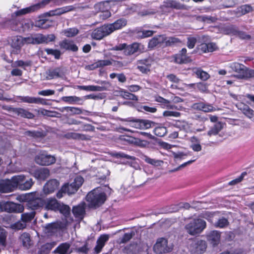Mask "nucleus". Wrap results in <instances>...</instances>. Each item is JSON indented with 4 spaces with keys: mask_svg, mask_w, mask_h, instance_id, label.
Masks as SVG:
<instances>
[{
    "mask_svg": "<svg viewBox=\"0 0 254 254\" xmlns=\"http://www.w3.org/2000/svg\"><path fill=\"white\" fill-rule=\"evenodd\" d=\"M59 185V183L57 180H51L44 185L43 191L45 194L52 193L58 188Z\"/></svg>",
    "mask_w": 254,
    "mask_h": 254,
    "instance_id": "412c9836",
    "label": "nucleus"
},
{
    "mask_svg": "<svg viewBox=\"0 0 254 254\" xmlns=\"http://www.w3.org/2000/svg\"><path fill=\"white\" fill-rule=\"evenodd\" d=\"M89 249V248L88 243H85L81 247H76L75 248V252L78 254H86L88 253Z\"/></svg>",
    "mask_w": 254,
    "mask_h": 254,
    "instance_id": "5fc2aeb1",
    "label": "nucleus"
},
{
    "mask_svg": "<svg viewBox=\"0 0 254 254\" xmlns=\"http://www.w3.org/2000/svg\"><path fill=\"white\" fill-rule=\"evenodd\" d=\"M45 51L48 55H53L57 59H59L61 56V52L59 50L52 49H46Z\"/></svg>",
    "mask_w": 254,
    "mask_h": 254,
    "instance_id": "e2e57ef3",
    "label": "nucleus"
},
{
    "mask_svg": "<svg viewBox=\"0 0 254 254\" xmlns=\"http://www.w3.org/2000/svg\"><path fill=\"white\" fill-rule=\"evenodd\" d=\"M192 108L204 112H211L215 110V108L212 105L203 102L194 103L192 105Z\"/></svg>",
    "mask_w": 254,
    "mask_h": 254,
    "instance_id": "aec40b11",
    "label": "nucleus"
},
{
    "mask_svg": "<svg viewBox=\"0 0 254 254\" xmlns=\"http://www.w3.org/2000/svg\"><path fill=\"white\" fill-rule=\"evenodd\" d=\"M20 239L24 247L26 248L29 247L30 245V238L29 234L26 233H23L21 235Z\"/></svg>",
    "mask_w": 254,
    "mask_h": 254,
    "instance_id": "c03bdc74",
    "label": "nucleus"
},
{
    "mask_svg": "<svg viewBox=\"0 0 254 254\" xmlns=\"http://www.w3.org/2000/svg\"><path fill=\"white\" fill-rule=\"evenodd\" d=\"M206 247V243L205 241L194 240L191 241L189 249L192 253L201 254L205 251Z\"/></svg>",
    "mask_w": 254,
    "mask_h": 254,
    "instance_id": "6e6552de",
    "label": "nucleus"
},
{
    "mask_svg": "<svg viewBox=\"0 0 254 254\" xmlns=\"http://www.w3.org/2000/svg\"><path fill=\"white\" fill-rule=\"evenodd\" d=\"M106 199V195L101 189L97 188L89 192L86 200L91 207H98L103 204Z\"/></svg>",
    "mask_w": 254,
    "mask_h": 254,
    "instance_id": "f257e3e1",
    "label": "nucleus"
},
{
    "mask_svg": "<svg viewBox=\"0 0 254 254\" xmlns=\"http://www.w3.org/2000/svg\"><path fill=\"white\" fill-rule=\"evenodd\" d=\"M6 238V235L5 231L4 229H1L0 227V249H3L6 246L5 240Z\"/></svg>",
    "mask_w": 254,
    "mask_h": 254,
    "instance_id": "09e8293b",
    "label": "nucleus"
},
{
    "mask_svg": "<svg viewBox=\"0 0 254 254\" xmlns=\"http://www.w3.org/2000/svg\"><path fill=\"white\" fill-rule=\"evenodd\" d=\"M111 34L107 24L94 29L91 33V37L95 40H100L104 37Z\"/></svg>",
    "mask_w": 254,
    "mask_h": 254,
    "instance_id": "9b49d317",
    "label": "nucleus"
},
{
    "mask_svg": "<svg viewBox=\"0 0 254 254\" xmlns=\"http://www.w3.org/2000/svg\"><path fill=\"white\" fill-rule=\"evenodd\" d=\"M47 21V20L46 19H39L35 21V26L42 29L47 28L48 27L47 25H46Z\"/></svg>",
    "mask_w": 254,
    "mask_h": 254,
    "instance_id": "774afa93",
    "label": "nucleus"
},
{
    "mask_svg": "<svg viewBox=\"0 0 254 254\" xmlns=\"http://www.w3.org/2000/svg\"><path fill=\"white\" fill-rule=\"evenodd\" d=\"M56 243L55 242L47 243L42 246L41 250L43 253L47 254L56 246Z\"/></svg>",
    "mask_w": 254,
    "mask_h": 254,
    "instance_id": "603ef678",
    "label": "nucleus"
},
{
    "mask_svg": "<svg viewBox=\"0 0 254 254\" xmlns=\"http://www.w3.org/2000/svg\"><path fill=\"white\" fill-rule=\"evenodd\" d=\"M127 21L126 18H121L117 19L112 23L107 25L111 34L115 31L120 30L125 27L127 24Z\"/></svg>",
    "mask_w": 254,
    "mask_h": 254,
    "instance_id": "a211bd4d",
    "label": "nucleus"
},
{
    "mask_svg": "<svg viewBox=\"0 0 254 254\" xmlns=\"http://www.w3.org/2000/svg\"><path fill=\"white\" fill-rule=\"evenodd\" d=\"M12 110V112L16 115L22 118H27L29 119H33L35 117L34 115L28 111V110L21 108H12L9 107Z\"/></svg>",
    "mask_w": 254,
    "mask_h": 254,
    "instance_id": "6ab92c4d",
    "label": "nucleus"
},
{
    "mask_svg": "<svg viewBox=\"0 0 254 254\" xmlns=\"http://www.w3.org/2000/svg\"><path fill=\"white\" fill-rule=\"evenodd\" d=\"M35 160L38 164L48 166L54 164L56 162V158L54 156L40 153L35 157Z\"/></svg>",
    "mask_w": 254,
    "mask_h": 254,
    "instance_id": "9d476101",
    "label": "nucleus"
},
{
    "mask_svg": "<svg viewBox=\"0 0 254 254\" xmlns=\"http://www.w3.org/2000/svg\"><path fill=\"white\" fill-rule=\"evenodd\" d=\"M167 132V128L165 127H157L154 129V134L159 137H163L166 134Z\"/></svg>",
    "mask_w": 254,
    "mask_h": 254,
    "instance_id": "a18cd8bd",
    "label": "nucleus"
},
{
    "mask_svg": "<svg viewBox=\"0 0 254 254\" xmlns=\"http://www.w3.org/2000/svg\"><path fill=\"white\" fill-rule=\"evenodd\" d=\"M108 3L105 2H98L94 5V14H96L98 12H101L102 11L106 10L108 8Z\"/></svg>",
    "mask_w": 254,
    "mask_h": 254,
    "instance_id": "a19ab883",
    "label": "nucleus"
},
{
    "mask_svg": "<svg viewBox=\"0 0 254 254\" xmlns=\"http://www.w3.org/2000/svg\"><path fill=\"white\" fill-rule=\"evenodd\" d=\"M222 128V125L220 123H217L211 128L208 132V135L209 136L215 135L218 133V132Z\"/></svg>",
    "mask_w": 254,
    "mask_h": 254,
    "instance_id": "37998d69",
    "label": "nucleus"
},
{
    "mask_svg": "<svg viewBox=\"0 0 254 254\" xmlns=\"http://www.w3.org/2000/svg\"><path fill=\"white\" fill-rule=\"evenodd\" d=\"M206 226L204 220L200 218L193 219L186 224L185 229L188 233L193 236L202 232Z\"/></svg>",
    "mask_w": 254,
    "mask_h": 254,
    "instance_id": "7ed1b4c3",
    "label": "nucleus"
},
{
    "mask_svg": "<svg viewBox=\"0 0 254 254\" xmlns=\"http://www.w3.org/2000/svg\"><path fill=\"white\" fill-rule=\"evenodd\" d=\"M0 209L7 212L21 213L24 208L23 205L10 201H2L0 203Z\"/></svg>",
    "mask_w": 254,
    "mask_h": 254,
    "instance_id": "39448f33",
    "label": "nucleus"
},
{
    "mask_svg": "<svg viewBox=\"0 0 254 254\" xmlns=\"http://www.w3.org/2000/svg\"><path fill=\"white\" fill-rule=\"evenodd\" d=\"M109 237L108 234H103L99 237L97 241V245L94 248V251L97 254L101 252L105 243L109 240Z\"/></svg>",
    "mask_w": 254,
    "mask_h": 254,
    "instance_id": "b1692460",
    "label": "nucleus"
},
{
    "mask_svg": "<svg viewBox=\"0 0 254 254\" xmlns=\"http://www.w3.org/2000/svg\"><path fill=\"white\" fill-rule=\"evenodd\" d=\"M220 234L217 231H212L208 235V240L213 246H217L219 242Z\"/></svg>",
    "mask_w": 254,
    "mask_h": 254,
    "instance_id": "c756f323",
    "label": "nucleus"
},
{
    "mask_svg": "<svg viewBox=\"0 0 254 254\" xmlns=\"http://www.w3.org/2000/svg\"><path fill=\"white\" fill-rule=\"evenodd\" d=\"M46 79H52L55 78L62 77L63 75V73L61 69L57 67L54 69H50L46 71Z\"/></svg>",
    "mask_w": 254,
    "mask_h": 254,
    "instance_id": "bb28decb",
    "label": "nucleus"
},
{
    "mask_svg": "<svg viewBox=\"0 0 254 254\" xmlns=\"http://www.w3.org/2000/svg\"><path fill=\"white\" fill-rule=\"evenodd\" d=\"M144 49V46L140 43L134 42L130 45H127L124 51V54L126 56H130L136 53H142Z\"/></svg>",
    "mask_w": 254,
    "mask_h": 254,
    "instance_id": "4468645a",
    "label": "nucleus"
},
{
    "mask_svg": "<svg viewBox=\"0 0 254 254\" xmlns=\"http://www.w3.org/2000/svg\"><path fill=\"white\" fill-rule=\"evenodd\" d=\"M164 5L167 7L173 8L177 9H186V6L174 0H167L164 2Z\"/></svg>",
    "mask_w": 254,
    "mask_h": 254,
    "instance_id": "f704fd0d",
    "label": "nucleus"
},
{
    "mask_svg": "<svg viewBox=\"0 0 254 254\" xmlns=\"http://www.w3.org/2000/svg\"><path fill=\"white\" fill-rule=\"evenodd\" d=\"M121 95L124 98L126 99L134 101H136L138 100L137 97L134 94H133L127 91L122 92Z\"/></svg>",
    "mask_w": 254,
    "mask_h": 254,
    "instance_id": "052dcab7",
    "label": "nucleus"
},
{
    "mask_svg": "<svg viewBox=\"0 0 254 254\" xmlns=\"http://www.w3.org/2000/svg\"><path fill=\"white\" fill-rule=\"evenodd\" d=\"M12 178L11 179L1 180L0 181V192L8 193L15 190Z\"/></svg>",
    "mask_w": 254,
    "mask_h": 254,
    "instance_id": "f3484780",
    "label": "nucleus"
},
{
    "mask_svg": "<svg viewBox=\"0 0 254 254\" xmlns=\"http://www.w3.org/2000/svg\"><path fill=\"white\" fill-rule=\"evenodd\" d=\"M72 212L76 217L82 219L85 212L84 204H82L74 206L72 208Z\"/></svg>",
    "mask_w": 254,
    "mask_h": 254,
    "instance_id": "2f4dec72",
    "label": "nucleus"
},
{
    "mask_svg": "<svg viewBox=\"0 0 254 254\" xmlns=\"http://www.w3.org/2000/svg\"><path fill=\"white\" fill-rule=\"evenodd\" d=\"M34 45L48 43L55 40V36L54 34L44 35L42 34H36L33 35Z\"/></svg>",
    "mask_w": 254,
    "mask_h": 254,
    "instance_id": "2eb2a0df",
    "label": "nucleus"
},
{
    "mask_svg": "<svg viewBox=\"0 0 254 254\" xmlns=\"http://www.w3.org/2000/svg\"><path fill=\"white\" fill-rule=\"evenodd\" d=\"M59 45L61 49L70 50L73 52H76L78 49L77 46L74 44L73 41L68 40L62 41L60 43Z\"/></svg>",
    "mask_w": 254,
    "mask_h": 254,
    "instance_id": "a878e982",
    "label": "nucleus"
},
{
    "mask_svg": "<svg viewBox=\"0 0 254 254\" xmlns=\"http://www.w3.org/2000/svg\"><path fill=\"white\" fill-rule=\"evenodd\" d=\"M228 67L237 74L236 76L240 79V75L243 74L245 66L237 62L232 63L229 64Z\"/></svg>",
    "mask_w": 254,
    "mask_h": 254,
    "instance_id": "5701e85b",
    "label": "nucleus"
},
{
    "mask_svg": "<svg viewBox=\"0 0 254 254\" xmlns=\"http://www.w3.org/2000/svg\"><path fill=\"white\" fill-rule=\"evenodd\" d=\"M64 34L66 37H73L77 34L78 30L75 28H69L64 31Z\"/></svg>",
    "mask_w": 254,
    "mask_h": 254,
    "instance_id": "13d9d810",
    "label": "nucleus"
},
{
    "mask_svg": "<svg viewBox=\"0 0 254 254\" xmlns=\"http://www.w3.org/2000/svg\"><path fill=\"white\" fill-rule=\"evenodd\" d=\"M174 126L180 130H184L187 128L188 124L184 121H177Z\"/></svg>",
    "mask_w": 254,
    "mask_h": 254,
    "instance_id": "680f3d73",
    "label": "nucleus"
},
{
    "mask_svg": "<svg viewBox=\"0 0 254 254\" xmlns=\"http://www.w3.org/2000/svg\"><path fill=\"white\" fill-rule=\"evenodd\" d=\"M121 121L130 122V126L139 129H146L151 127L153 122L147 120L121 119Z\"/></svg>",
    "mask_w": 254,
    "mask_h": 254,
    "instance_id": "1a4fd4ad",
    "label": "nucleus"
},
{
    "mask_svg": "<svg viewBox=\"0 0 254 254\" xmlns=\"http://www.w3.org/2000/svg\"><path fill=\"white\" fill-rule=\"evenodd\" d=\"M153 61L151 58L138 60L137 62V68L142 73L147 74L151 70Z\"/></svg>",
    "mask_w": 254,
    "mask_h": 254,
    "instance_id": "f8f14e48",
    "label": "nucleus"
},
{
    "mask_svg": "<svg viewBox=\"0 0 254 254\" xmlns=\"http://www.w3.org/2000/svg\"><path fill=\"white\" fill-rule=\"evenodd\" d=\"M15 189L25 190L30 189L33 185L32 179H26L24 175H17L12 177Z\"/></svg>",
    "mask_w": 254,
    "mask_h": 254,
    "instance_id": "20e7f679",
    "label": "nucleus"
},
{
    "mask_svg": "<svg viewBox=\"0 0 254 254\" xmlns=\"http://www.w3.org/2000/svg\"><path fill=\"white\" fill-rule=\"evenodd\" d=\"M154 32L152 30H138L135 32V36L137 38L142 39L151 36Z\"/></svg>",
    "mask_w": 254,
    "mask_h": 254,
    "instance_id": "58836bf2",
    "label": "nucleus"
},
{
    "mask_svg": "<svg viewBox=\"0 0 254 254\" xmlns=\"http://www.w3.org/2000/svg\"><path fill=\"white\" fill-rule=\"evenodd\" d=\"M237 107L246 116L253 122H254V111L253 109L243 103L239 104Z\"/></svg>",
    "mask_w": 254,
    "mask_h": 254,
    "instance_id": "4be33fe9",
    "label": "nucleus"
},
{
    "mask_svg": "<svg viewBox=\"0 0 254 254\" xmlns=\"http://www.w3.org/2000/svg\"><path fill=\"white\" fill-rule=\"evenodd\" d=\"M26 223L21 220L11 224V228L13 230H22L26 227Z\"/></svg>",
    "mask_w": 254,
    "mask_h": 254,
    "instance_id": "864d4df0",
    "label": "nucleus"
},
{
    "mask_svg": "<svg viewBox=\"0 0 254 254\" xmlns=\"http://www.w3.org/2000/svg\"><path fill=\"white\" fill-rule=\"evenodd\" d=\"M228 220L226 218L222 217L217 221L215 224V226L216 227L223 228L228 226Z\"/></svg>",
    "mask_w": 254,
    "mask_h": 254,
    "instance_id": "4d7b16f0",
    "label": "nucleus"
},
{
    "mask_svg": "<svg viewBox=\"0 0 254 254\" xmlns=\"http://www.w3.org/2000/svg\"><path fill=\"white\" fill-rule=\"evenodd\" d=\"M77 88L89 91H102L104 90V88L103 87L95 85H78L77 86Z\"/></svg>",
    "mask_w": 254,
    "mask_h": 254,
    "instance_id": "4c0bfd02",
    "label": "nucleus"
},
{
    "mask_svg": "<svg viewBox=\"0 0 254 254\" xmlns=\"http://www.w3.org/2000/svg\"><path fill=\"white\" fill-rule=\"evenodd\" d=\"M67 112H70L71 115H80L82 113L81 109L78 107H68Z\"/></svg>",
    "mask_w": 254,
    "mask_h": 254,
    "instance_id": "338daca9",
    "label": "nucleus"
},
{
    "mask_svg": "<svg viewBox=\"0 0 254 254\" xmlns=\"http://www.w3.org/2000/svg\"><path fill=\"white\" fill-rule=\"evenodd\" d=\"M217 49V46L214 43H202L198 50L202 53L212 52Z\"/></svg>",
    "mask_w": 254,
    "mask_h": 254,
    "instance_id": "cd10ccee",
    "label": "nucleus"
},
{
    "mask_svg": "<svg viewBox=\"0 0 254 254\" xmlns=\"http://www.w3.org/2000/svg\"><path fill=\"white\" fill-rule=\"evenodd\" d=\"M84 179L80 176H76L72 183L65 184L62 187V191H66L68 194H73L82 186Z\"/></svg>",
    "mask_w": 254,
    "mask_h": 254,
    "instance_id": "423d86ee",
    "label": "nucleus"
},
{
    "mask_svg": "<svg viewBox=\"0 0 254 254\" xmlns=\"http://www.w3.org/2000/svg\"><path fill=\"white\" fill-rule=\"evenodd\" d=\"M24 46L23 37L21 36H16L12 38L11 46L13 48L12 53L18 54L20 53L21 48Z\"/></svg>",
    "mask_w": 254,
    "mask_h": 254,
    "instance_id": "dca6fc26",
    "label": "nucleus"
},
{
    "mask_svg": "<svg viewBox=\"0 0 254 254\" xmlns=\"http://www.w3.org/2000/svg\"><path fill=\"white\" fill-rule=\"evenodd\" d=\"M254 77V69L245 66L243 74L240 75V79H249Z\"/></svg>",
    "mask_w": 254,
    "mask_h": 254,
    "instance_id": "79ce46f5",
    "label": "nucleus"
},
{
    "mask_svg": "<svg viewBox=\"0 0 254 254\" xmlns=\"http://www.w3.org/2000/svg\"><path fill=\"white\" fill-rule=\"evenodd\" d=\"M65 227V223L57 221L45 225L44 226V231L46 233L52 235L64 228Z\"/></svg>",
    "mask_w": 254,
    "mask_h": 254,
    "instance_id": "ddd939ff",
    "label": "nucleus"
},
{
    "mask_svg": "<svg viewBox=\"0 0 254 254\" xmlns=\"http://www.w3.org/2000/svg\"><path fill=\"white\" fill-rule=\"evenodd\" d=\"M181 115V114L180 112L173 111H165L163 113L164 117H174L176 118L180 117Z\"/></svg>",
    "mask_w": 254,
    "mask_h": 254,
    "instance_id": "69168bd1",
    "label": "nucleus"
},
{
    "mask_svg": "<svg viewBox=\"0 0 254 254\" xmlns=\"http://www.w3.org/2000/svg\"><path fill=\"white\" fill-rule=\"evenodd\" d=\"M188 155H189V153H184L183 152L173 153L174 160L176 162L185 159V157Z\"/></svg>",
    "mask_w": 254,
    "mask_h": 254,
    "instance_id": "6e6d98bb",
    "label": "nucleus"
},
{
    "mask_svg": "<svg viewBox=\"0 0 254 254\" xmlns=\"http://www.w3.org/2000/svg\"><path fill=\"white\" fill-rule=\"evenodd\" d=\"M66 138L78 140H88L89 139V136L84 134L75 133V132H68L65 134Z\"/></svg>",
    "mask_w": 254,
    "mask_h": 254,
    "instance_id": "e433bc0d",
    "label": "nucleus"
},
{
    "mask_svg": "<svg viewBox=\"0 0 254 254\" xmlns=\"http://www.w3.org/2000/svg\"><path fill=\"white\" fill-rule=\"evenodd\" d=\"M172 251V248L168 245V241L164 238H160L157 240L153 247V251L156 254H163Z\"/></svg>",
    "mask_w": 254,
    "mask_h": 254,
    "instance_id": "0eeeda50",
    "label": "nucleus"
},
{
    "mask_svg": "<svg viewBox=\"0 0 254 254\" xmlns=\"http://www.w3.org/2000/svg\"><path fill=\"white\" fill-rule=\"evenodd\" d=\"M61 204L55 198H49L47 200L46 208L48 210L57 211L60 208Z\"/></svg>",
    "mask_w": 254,
    "mask_h": 254,
    "instance_id": "7c9ffc66",
    "label": "nucleus"
},
{
    "mask_svg": "<svg viewBox=\"0 0 254 254\" xmlns=\"http://www.w3.org/2000/svg\"><path fill=\"white\" fill-rule=\"evenodd\" d=\"M61 100L69 104L77 103L80 105L83 104V99L75 96H64L61 98Z\"/></svg>",
    "mask_w": 254,
    "mask_h": 254,
    "instance_id": "72a5a7b5",
    "label": "nucleus"
},
{
    "mask_svg": "<svg viewBox=\"0 0 254 254\" xmlns=\"http://www.w3.org/2000/svg\"><path fill=\"white\" fill-rule=\"evenodd\" d=\"M146 163L150 164L154 166H160L163 163V161L159 160H155L154 159L150 158L147 156L144 155L142 158Z\"/></svg>",
    "mask_w": 254,
    "mask_h": 254,
    "instance_id": "de8ad7c7",
    "label": "nucleus"
},
{
    "mask_svg": "<svg viewBox=\"0 0 254 254\" xmlns=\"http://www.w3.org/2000/svg\"><path fill=\"white\" fill-rule=\"evenodd\" d=\"M24 199L27 202V207L32 209V211L39 209L44 204L42 194L38 191L27 193L24 196Z\"/></svg>",
    "mask_w": 254,
    "mask_h": 254,
    "instance_id": "f03ea898",
    "label": "nucleus"
},
{
    "mask_svg": "<svg viewBox=\"0 0 254 254\" xmlns=\"http://www.w3.org/2000/svg\"><path fill=\"white\" fill-rule=\"evenodd\" d=\"M35 215V212L34 211L24 213L21 215V220L26 224L27 223L31 222L34 219Z\"/></svg>",
    "mask_w": 254,
    "mask_h": 254,
    "instance_id": "ea45409f",
    "label": "nucleus"
},
{
    "mask_svg": "<svg viewBox=\"0 0 254 254\" xmlns=\"http://www.w3.org/2000/svg\"><path fill=\"white\" fill-rule=\"evenodd\" d=\"M247 175V173L246 172H243L241 176L238 178L230 181L228 184L230 186L235 185L241 182L244 179V178Z\"/></svg>",
    "mask_w": 254,
    "mask_h": 254,
    "instance_id": "0e129e2a",
    "label": "nucleus"
},
{
    "mask_svg": "<svg viewBox=\"0 0 254 254\" xmlns=\"http://www.w3.org/2000/svg\"><path fill=\"white\" fill-rule=\"evenodd\" d=\"M195 73L197 77L202 80H206L210 77L208 73L200 69H196V70L195 71Z\"/></svg>",
    "mask_w": 254,
    "mask_h": 254,
    "instance_id": "8fccbe9b",
    "label": "nucleus"
},
{
    "mask_svg": "<svg viewBox=\"0 0 254 254\" xmlns=\"http://www.w3.org/2000/svg\"><path fill=\"white\" fill-rule=\"evenodd\" d=\"M225 32L227 34L236 35L238 33V28L233 25L228 26L225 28Z\"/></svg>",
    "mask_w": 254,
    "mask_h": 254,
    "instance_id": "bf43d9fd",
    "label": "nucleus"
},
{
    "mask_svg": "<svg viewBox=\"0 0 254 254\" xmlns=\"http://www.w3.org/2000/svg\"><path fill=\"white\" fill-rule=\"evenodd\" d=\"M50 175L49 170L46 168L36 170L33 173V176L39 180H45Z\"/></svg>",
    "mask_w": 254,
    "mask_h": 254,
    "instance_id": "393cba45",
    "label": "nucleus"
},
{
    "mask_svg": "<svg viewBox=\"0 0 254 254\" xmlns=\"http://www.w3.org/2000/svg\"><path fill=\"white\" fill-rule=\"evenodd\" d=\"M18 98L22 102L27 103H37L39 101L37 99L36 97H30V96H19Z\"/></svg>",
    "mask_w": 254,
    "mask_h": 254,
    "instance_id": "3c124183",
    "label": "nucleus"
},
{
    "mask_svg": "<svg viewBox=\"0 0 254 254\" xmlns=\"http://www.w3.org/2000/svg\"><path fill=\"white\" fill-rule=\"evenodd\" d=\"M190 61V59L189 57H183L179 54L176 55L175 57V62L179 64L187 63Z\"/></svg>",
    "mask_w": 254,
    "mask_h": 254,
    "instance_id": "49530a36",
    "label": "nucleus"
},
{
    "mask_svg": "<svg viewBox=\"0 0 254 254\" xmlns=\"http://www.w3.org/2000/svg\"><path fill=\"white\" fill-rule=\"evenodd\" d=\"M40 8V4H36L29 7L24 8L15 12L16 16H21L32 12Z\"/></svg>",
    "mask_w": 254,
    "mask_h": 254,
    "instance_id": "c85d7f7f",
    "label": "nucleus"
},
{
    "mask_svg": "<svg viewBox=\"0 0 254 254\" xmlns=\"http://www.w3.org/2000/svg\"><path fill=\"white\" fill-rule=\"evenodd\" d=\"M165 37L164 35H158L152 38L148 43V47L153 48L159 44L164 42Z\"/></svg>",
    "mask_w": 254,
    "mask_h": 254,
    "instance_id": "473e14b6",
    "label": "nucleus"
},
{
    "mask_svg": "<svg viewBox=\"0 0 254 254\" xmlns=\"http://www.w3.org/2000/svg\"><path fill=\"white\" fill-rule=\"evenodd\" d=\"M70 245L68 243H64L60 245L55 250V253L59 254H68Z\"/></svg>",
    "mask_w": 254,
    "mask_h": 254,
    "instance_id": "c9c22d12",
    "label": "nucleus"
}]
</instances>
